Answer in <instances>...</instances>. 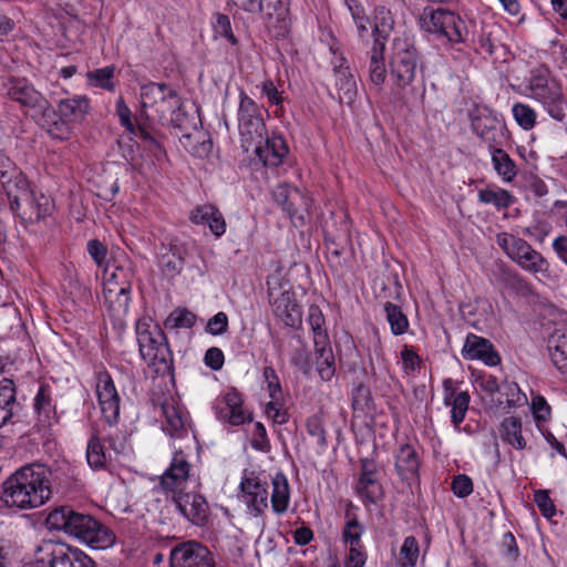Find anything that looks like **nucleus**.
Listing matches in <instances>:
<instances>
[{
    "instance_id": "1",
    "label": "nucleus",
    "mask_w": 567,
    "mask_h": 567,
    "mask_svg": "<svg viewBox=\"0 0 567 567\" xmlns=\"http://www.w3.org/2000/svg\"><path fill=\"white\" fill-rule=\"evenodd\" d=\"M390 81L393 100L405 106H416L424 97V83L417 81L421 56L414 41L396 37L390 55Z\"/></svg>"
},
{
    "instance_id": "2",
    "label": "nucleus",
    "mask_w": 567,
    "mask_h": 567,
    "mask_svg": "<svg viewBox=\"0 0 567 567\" xmlns=\"http://www.w3.org/2000/svg\"><path fill=\"white\" fill-rule=\"evenodd\" d=\"M52 480L50 466L39 462L25 464L3 482L1 499L8 507L38 508L50 499Z\"/></svg>"
},
{
    "instance_id": "3",
    "label": "nucleus",
    "mask_w": 567,
    "mask_h": 567,
    "mask_svg": "<svg viewBox=\"0 0 567 567\" xmlns=\"http://www.w3.org/2000/svg\"><path fill=\"white\" fill-rule=\"evenodd\" d=\"M192 465L183 451L174 453L168 468L161 476V486L173 493V503L189 523L204 526L209 515L206 498L196 492H184L182 485L188 480Z\"/></svg>"
},
{
    "instance_id": "4",
    "label": "nucleus",
    "mask_w": 567,
    "mask_h": 567,
    "mask_svg": "<svg viewBox=\"0 0 567 567\" xmlns=\"http://www.w3.org/2000/svg\"><path fill=\"white\" fill-rule=\"evenodd\" d=\"M45 526L49 530L78 538L93 549L109 548L115 542V535L109 527L69 505L53 508L45 518Z\"/></svg>"
},
{
    "instance_id": "5",
    "label": "nucleus",
    "mask_w": 567,
    "mask_h": 567,
    "mask_svg": "<svg viewBox=\"0 0 567 567\" xmlns=\"http://www.w3.org/2000/svg\"><path fill=\"white\" fill-rule=\"evenodd\" d=\"M136 340L141 358L161 375L173 371V353L167 338L161 327L152 318H140L135 323Z\"/></svg>"
},
{
    "instance_id": "6",
    "label": "nucleus",
    "mask_w": 567,
    "mask_h": 567,
    "mask_svg": "<svg viewBox=\"0 0 567 567\" xmlns=\"http://www.w3.org/2000/svg\"><path fill=\"white\" fill-rule=\"evenodd\" d=\"M183 105L175 89L166 83L148 82L141 86V116L159 124L173 123L169 118Z\"/></svg>"
},
{
    "instance_id": "7",
    "label": "nucleus",
    "mask_w": 567,
    "mask_h": 567,
    "mask_svg": "<svg viewBox=\"0 0 567 567\" xmlns=\"http://www.w3.org/2000/svg\"><path fill=\"white\" fill-rule=\"evenodd\" d=\"M527 89L529 96L540 103L553 120L565 121L567 114L564 91L547 68L540 66L532 71Z\"/></svg>"
},
{
    "instance_id": "8",
    "label": "nucleus",
    "mask_w": 567,
    "mask_h": 567,
    "mask_svg": "<svg viewBox=\"0 0 567 567\" xmlns=\"http://www.w3.org/2000/svg\"><path fill=\"white\" fill-rule=\"evenodd\" d=\"M24 567H97L83 550L63 543L44 540L37 546L33 558Z\"/></svg>"
},
{
    "instance_id": "9",
    "label": "nucleus",
    "mask_w": 567,
    "mask_h": 567,
    "mask_svg": "<svg viewBox=\"0 0 567 567\" xmlns=\"http://www.w3.org/2000/svg\"><path fill=\"white\" fill-rule=\"evenodd\" d=\"M419 21L422 30L443 37L451 44L466 43L468 40V31L464 20L449 9L426 7L423 9Z\"/></svg>"
},
{
    "instance_id": "10",
    "label": "nucleus",
    "mask_w": 567,
    "mask_h": 567,
    "mask_svg": "<svg viewBox=\"0 0 567 567\" xmlns=\"http://www.w3.org/2000/svg\"><path fill=\"white\" fill-rule=\"evenodd\" d=\"M496 243L507 257L524 271L533 275L549 272L548 260L525 239L508 233H499L496 236Z\"/></svg>"
},
{
    "instance_id": "11",
    "label": "nucleus",
    "mask_w": 567,
    "mask_h": 567,
    "mask_svg": "<svg viewBox=\"0 0 567 567\" xmlns=\"http://www.w3.org/2000/svg\"><path fill=\"white\" fill-rule=\"evenodd\" d=\"M237 120L241 148L249 153L264 142L267 130L259 105L245 91L239 93Z\"/></svg>"
},
{
    "instance_id": "12",
    "label": "nucleus",
    "mask_w": 567,
    "mask_h": 567,
    "mask_svg": "<svg viewBox=\"0 0 567 567\" xmlns=\"http://www.w3.org/2000/svg\"><path fill=\"white\" fill-rule=\"evenodd\" d=\"M8 199L10 209L22 220L29 223L39 221L50 215L54 208L51 197L30 189L28 182L24 187H18Z\"/></svg>"
},
{
    "instance_id": "13",
    "label": "nucleus",
    "mask_w": 567,
    "mask_h": 567,
    "mask_svg": "<svg viewBox=\"0 0 567 567\" xmlns=\"http://www.w3.org/2000/svg\"><path fill=\"white\" fill-rule=\"evenodd\" d=\"M471 127L488 147L502 146L507 140V130L501 114L487 106L475 105L470 110Z\"/></svg>"
},
{
    "instance_id": "14",
    "label": "nucleus",
    "mask_w": 567,
    "mask_h": 567,
    "mask_svg": "<svg viewBox=\"0 0 567 567\" xmlns=\"http://www.w3.org/2000/svg\"><path fill=\"white\" fill-rule=\"evenodd\" d=\"M268 480L262 473L244 471L239 489L241 501L251 516L259 517L268 509Z\"/></svg>"
},
{
    "instance_id": "15",
    "label": "nucleus",
    "mask_w": 567,
    "mask_h": 567,
    "mask_svg": "<svg viewBox=\"0 0 567 567\" xmlns=\"http://www.w3.org/2000/svg\"><path fill=\"white\" fill-rule=\"evenodd\" d=\"M3 90L9 100L30 112L32 117L43 107H48L49 100L27 78H8L3 83Z\"/></svg>"
},
{
    "instance_id": "16",
    "label": "nucleus",
    "mask_w": 567,
    "mask_h": 567,
    "mask_svg": "<svg viewBox=\"0 0 567 567\" xmlns=\"http://www.w3.org/2000/svg\"><path fill=\"white\" fill-rule=\"evenodd\" d=\"M169 567H217L214 553L203 543L184 540L171 548Z\"/></svg>"
},
{
    "instance_id": "17",
    "label": "nucleus",
    "mask_w": 567,
    "mask_h": 567,
    "mask_svg": "<svg viewBox=\"0 0 567 567\" xmlns=\"http://www.w3.org/2000/svg\"><path fill=\"white\" fill-rule=\"evenodd\" d=\"M95 393L104 421L114 426L118 423L121 412V398L111 374L99 371L95 374Z\"/></svg>"
},
{
    "instance_id": "18",
    "label": "nucleus",
    "mask_w": 567,
    "mask_h": 567,
    "mask_svg": "<svg viewBox=\"0 0 567 567\" xmlns=\"http://www.w3.org/2000/svg\"><path fill=\"white\" fill-rule=\"evenodd\" d=\"M272 196L275 202L288 214L291 223L296 227L306 225V216L311 206V199L301 193L298 188L286 184L278 185Z\"/></svg>"
},
{
    "instance_id": "19",
    "label": "nucleus",
    "mask_w": 567,
    "mask_h": 567,
    "mask_svg": "<svg viewBox=\"0 0 567 567\" xmlns=\"http://www.w3.org/2000/svg\"><path fill=\"white\" fill-rule=\"evenodd\" d=\"M268 297L271 311L279 321L289 328H299L301 326L302 311L295 292L269 289Z\"/></svg>"
},
{
    "instance_id": "20",
    "label": "nucleus",
    "mask_w": 567,
    "mask_h": 567,
    "mask_svg": "<svg viewBox=\"0 0 567 567\" xmlns=\"http://www.w3.org/2000/svg\"><path fill=\"white\" fill-rule=\"evenodd\" d=\"M33 413L35 426L39 431H47L58 422L56 403L53 389L48 383H42L33 398Z\"/></svg>"
},
{
    "instance_id": "21",
    "label": "nucleus",
    "mask_w": 567,
    "mask_h": 567,
    "mask_svg": "<svg viewBox=\"0 0 567 567\" xmlns=\"http://www.w3.org/2000/svg\"><path fill=\"white\" fill-rule=\"evenodd\" d=\"M261 17L271 37L282 39L290 32L289 0H266V11Z\"/></svg>"
},
{
    "instance_id": "22",
    "label": "nucleus",
    "mask_w": 567,
    "mask_h": 567,
    "mask_svg": "<svg viewBox=\"0 0 567 567\" xmlns=\"http://www.w3.org/2000/svg\"><path fill=\"white\" fill-rule=\"evenodd\" d=\"M165 417L164 430L173 437H183L192 427L188 412L174 398H167L161 403Z\"/></svg>"
},
{
    "instance_id": "23",
    "label": "nucleus",
    "mask_w": 567,
    "mask_h": 567,
    "mask_svg": "<svg viewBox=\"0 0 567 567\" xmlns=\"http://www.w3.org/2000/svg\"><path fill=\"white\" fill-rule=\"evenodd\" d=\"M243 404L241 394L235 389L229 390L216 405L217 417L234 426L251 422L252 415Z\"/></svg>"
},
{
    "instance_id": "24",
    "label": "nucleus",
    "mask_w": 567,
    "mask_h": 567,
    "mask_svg": "<svg viewBox=\"0 0 567 567\" xmlns=\"http://www.w3.org/2000/svg\"><path fill=\"white\" fill-rule=\"evenodd\" d=\"M37 123L53 138L61 142L69 141L73 135V126L68 120L48 102L37 115H33Z\"/></svg>"
},
{
    "instance_id": "25",
    "label": "nucleus",
    "mask_w": 567,
    "mask_h": 567,
    "mask_svg": "<svg viewBox=\"0 0 567 567\" xmlns=\"http://www.w3.org/2000/svg\"><path fill=\"white\" fill-rule=\"evenodd\" d=\"M355 492L365 504H375L383 497V488L378 478L377 466L372 461L362 460Z\"/></svg>"
},
{
    "instance_id": "26",
    "label": "nucleus",
    "mask_w": 567,
    "mask_h": 567,
    "mask_svg": "<svg viewBox=\"0 0 567 567\" xmlns=\"http://www.w3.org/2000/svg\"><path fill=\"white\" fill-rule=\"evenodd\" d=\"M462 355L466 360H481L489 367H496L501 362V357L493 343L488 339L474 333L467 334Z\"/></svg>"
},
{
    "instance_id": "27",
    "label": "nucleus",
    "mask_w": 567,
    "mask_h": 567,
    "mask_svg": "<svg viewBox=\"0 0 567 567\" xmlns=\"http://www.w3.org/2000/svg\"><path fill=\"white\" fill-rule=\"evenodd\" d=\"M258 159L267 167H278L282 164L284 158L288 154V146L284 137L272 134L265 136L262 143H258L251 150Z\"/></svg>"
},
{
    "instance_id": "28",
    "label": "nucleus",
    "mask_w": 567,
    "mask_h": 567,
    "mask_svg": "<svg viewBox=\"0 0 567 567\" xmlns=\"http://www.w3.org/2000/svg\"><path fill=\"white\" fill-rule=\"evenodd\" d=\"M471 396L467 391H456L452 379L443 381V403L451 408V421L458 429L468 411Z\"/></svg>"
},
{
    "instance_id": "29",
    "label": "nucleus",
    "mask_w": 567,
    "mask_h": 567,
    "mask_svg": "<svg viewBox=\"0 0 567 567\" xmlns=\"http://www.w3.org/2000/svg\"><path fill=\"white\" fill-rule=\"evenodd\" d=\"M421 460L416 449L404 443L394 453V467L403 482H410L419 477Z\"/></svg>"
},
{
    "instance_id": "30",
    "label": "nucleus",
    "mask_w": 567,
    "mask_h": 567,
    "mask_svg": "<svg viewBox=\"0 0 567 567\" xmlns=\"http://www.w3.org/2000/svg\"><path fill=\"white\" fill-rule=\"evenodd\" d=\"M189 220L195 225L207 226L216 238L226 233V220L215 205L204 204L194 207L189 213Z\"/></svg>"
},
{
    "instance_id": "31",
    "label": "nucleus",
    "mask_w": 567,
    "mask_h": 567,
    "mask_svg": "<svg viewBox=\"0 0 567 567\" xmlns=\"http://www.w3.org/2000/svg\"><path fill=\"white\" fill-rule=\"evenodd\" d=\"M20 404L17 401L16 386L12 380L0 381V429L13 424L19 416Z\"/></svg>"
},
{
    "instance_id": "32",
    "label": "nucleus",
    "mask_w": 567,
    "mask_h": 567,
    "mask_svg": "<svg viewBox=\"0 0 567 567\" xmlns=\"http://www.w3.org/2000/svg\"><path fill=\"white\" fill-rule=\"evenodd\" d=\"M91 109L90 100L85 95H73L61 99L56 103V111L72 124L82 123Z\"/></svg>"
},
{
    "instance_id": "33",
    "label": "nucleus",
    "mask_w": 567,
    "mask_h": 567,
    "mask_svg": "<svg viewBox=\"0 0 567 567\" xmlns=\"http://www.w3.org/2000/svg\"><path fill=\"white\" fill-rule=\"evenodd\" d=\"M385 44L382 39L373 40L368 52V73L370 82L381 89L386 79V66L384 59Z\"/></svg>"
},
{
    "instance_id": "34",
    "label": "nucleus",
    "mask_w": 567,
    "mask_h": 567,
    "mask_svg": "<svg viewBox=\"0 0 567 567\" xmlns=\"http://www.w3.org/2000/svg\"><path fill=\"white\" fill-rule=\"evenodd\" d=\"M27 178L14 163L0 152V185L7 196H11L18 187L27 185Z\"/></svg>"
},
{
    "instance_id": "35",
    "label": "nucleus",
    "mask_w": 567,
    "mask_h": 567,
    "mask_svg": "<svg viewBox=\"0 0 567 567\" xmlns=\"http://www.w3.org/2000/svg\"><path fill=\"white\" fill-rule=\"evenodd\" d=\"M271 509L276 515H284L290 505V485L286 474L277 472L271 477Z\"/></svg>"
},
{
    "instance_id": "36",
    "label": "nucleus",
    "mask_w": 567,
    "mask_h": 567,
    "mask_svg": "<svg viewBox=\"0 0 567 567\" xmlns=\"http://www.w3.org/2000/svg\"><path fill=\"white\" fill-rule=\"evenodd\" d=\"M499 435L503 442L513 449L522 451L527 447V441L523 436V423L519 416H506L499 425Z\"/></svg>"
},
{
    "instance_id": "37",
    "label": "nucleus",
    "mask_w": 567,
    "mask_h": 567,
    "mask_svg": "<svg viewBox=\"0 0 567 567\" xmlns=\"http://www.w3.org/2000/svg\"><path fill=\"white\" fill-rule=\"evenodd\" d=\"M130 291L131 284L126 280L122 281L120 287H112V282L104 284L103 295L110 305V310L116 315L126 313L131 300Z\"/></svg>"
},
{
    "instance_id": "38",
    "label": "nucleus",
    "mask_w": 567,
    "mask_h": 567,
    "mask_svg": "<svg viewBox=\"0 0 567 567\" xmlns=\"http://www.w3.org/2000/svg\"><path fill=\"white\" fill-rule=\"evenodd\" d=\"M488 150L496 174L505 183L513 182L518 173L514 159L501 146L488 147Z\"/></svg>"
},
{
    "instance_id": "39",
    "label": "nucleus",
    "mask_w": 567,
    "mask_h": 567,
    "mask_svg": "<svg viewBox=\"0 0 567 567\" xmlns=\"http://www.w3.org/2000/svg\"><path fill=\"white\" fill-rule=\"evenodd\" d=\"M548 350L553 364L567 374V331L555 332L549 338Z\"/></svg>"
},
{
    "instance_id": "40",
    "label": "nucleus",
    "mask_w": 567,
    "mask_h": 567,
    "mask_svg": "<svg viewBox=\"0 0 567 567\" xmlns=\"http://www.w3.org/2000/svg\"><path fill=\"white\" fill-rule=\"evenodd\" d=\"M315 347L316 368L323 381H330L336 373L334 355L331 343L318 344Z\"/></svg>"
},
{
    "instance_id": "41",
    "label": "nucleus",
    "mask_w": 567,
    "mask_h": 567,
    "mask_svg": "<svg viewBox=\"0 0 567 567\" xmlns=\"http://www.w3.org/2000/svg\"><path fill=\"white\" fill-rule=\"evenodd\" d=\"M307 322L312 331L313 346L327 344V342H330L326 328V319L318 305L309 306Z\"/></svg>"
},
{
    "instance_id": "42",
    "label": "nucleus",
    "mask_w": 567,
    "mask_h": 567,
    "mask_svg": "<svg viewBox=\"0 0 567 567\" xmlns=\"http://www.w3.org/2000/svg\"><path fill=\"white\" fill-rule=\"evenodd\" d=\"M111 453H106L100 437L93 433L86 446V461L91 468L99 471L106 467Z\"/></svg>"
},
{
    "instance_id": "43",
    "label": "nucleus",
    "mask_w": 567,
    "mask_h": 567,
    "mask_svg": "<svg viewBox=\"0 0 567 567\" xmlns=\"http://www.w3.org/2000/svg\"><path fill=\"white\" fill-rule=\"evenodd\" d=\"M383 311L392 334L402 336L408 332L410 327L409 319L400 306L386 301L383 305Z\"/></svg>"
},
{
    "instance_id": "44",
    "label": "nucleus",
    "mask_w": 567,
    "mask_h": 567,
    "mask_svg": "<svg viewBox=\"0 0 567 567\" xmlns=\"http://www.w3.org/2000/svg\"><path fill=\"white\" fill-rule=\"evenodd\" d=\"M334 75L339 101L348 104L352 103L357 96L358 87L351 70L342 69L341 72L334 73Z\"/></svg>"
},
{
    "instance_id": "45",
    "label": "nucleus",
    "mask_w": 567,
    "mask_h": 567,
    "mask_svg": "<svg viewBox=\"0 0 567 567\" xmlns=\"http://www.w3.org/2000/svg\"><path fill=\"white\" fill-rule=\"evenodd\" d=\"M501 281L506 289L518 296L527 297L533 293L532 284L515 270L503 268Z\"/></svg>"
},
{
    "instance_id": "46",
    "label": "nucleus",
    "mask_w": 567,
    "mask_h": 567,
    "mask_svg": "<svg viewBox=\"0 0 567 567\" xmlns=\"http://www.w3.org/2000/svg\"><path fill=\"white\" fill-rule=\"evenodd\" d=\"M477 197L480 203L492 204L497 209H507L515 202V197L508 190L498 187L480 189Z\"/></svg>"
},
{
    "instance_id": "47",
    "label": "nucleus",
    "mask_w": 567,
    "mask_h": 567,
    "mask_svg": "<svg viewBox=\"0 0 567 567\" xmlns=\"http://www.w3.org/2000/svg\"><path fill=\"white\" fill-rule=\"evenodd\" d=\"M196 319V315L187 308H176L165 319L164 327L169 330L190 329L195 326Z\"/></svg>"
},
{
    "instance_id": "48",
    "label": "nucleus",
    "mask_w": 567,
    "mask_h": 567,
    "mask_svg": "<svg viewBox=\"0 0 567 567\" xmlns=\"http://www.w3.org/2000/svg\"><path fill=\"white\" fill-rule=\"evenodd\" d=\"M394 24L390 10L385 7H379L375 9V24L372 31L373 40L382 39L383 43L386 44L388 37Z\"/></svg>"
},
{
    "instance_id": "49",
    "label": "nucleus",
    "mask_w": 567,
    "mask_h": 567,
    "mask_svg": "<svg viewBox=\"0 0 567 567\" xmlns=\"http://www.w3.org/2000/svg\"><path fill=\"white\" fill-rule=\"evenodd\" d=\"M114 72H115V66L107 65V66L87 72L86 78H87L90 85L112 92L115 90V84L113 82Z\"/></svg>"
},
{
    "instance_id": "50",
    "label": "nucleus",
    "mask_w": 567,
    "mask_h": 567,
    "mask_svg": "<svg viewBox=\"0 0 567 567\" xmlns=\"http://www.w3.org/2000/svg\"><path fill=\"white\" fill-rule=\"evenodd\" d=\"M307 433L317 440V444L321 449H326L328 445L327 430L323 421V412L319 410L315 414L310 415L306 421Z\"/></svg>"
},
{
    "instance_id": "51",
    "label": "nucleus",
    "mask_w": 567,
    "mask_h": 567,
    "mask_svg": "<svg viewBox=\"0 0 567 567\" xmlns=\"http://www.w3.org/2000/svg\"><path fill=\"white\" fill-rule=\"evenodd\" d=\"M501 395L504 396L508 409H516L527 403L526 394L516 382H505L502 385Z\"/></svg>"
},
{
    "instance_id": "52",
    "label": "nucleus",
    "mask_w": 567,
    "mask_h": 567,
    "mask_svg": "<svg viewBox=\"0 0 567 567\" xmlns=\"http://www.w3.org/2000/svg\"><path fill=\"white\" fill-rule=\"evenodd\" d=\"M420 555L419 543L414 536L404 538L400 549V567H415Z\"/></svg>"
},
{
    "instance_id": "53",
    "label": "nucleus",
    "mask_w": 567,
    "mask_h": 567,
    "mask_svg": "<svg viewBox=\"0 0 567 567\" xmlns=\"http://www.w3.org/2000/svg\"><path fill=\"white\" fill-rule=\"evenodd\" d=\"M512 113L517 124L523 130H532L536 124V112L527 104L515 103L512 107Z\"/></svg>"
},
{
    "instance_id": "54",
    "label": "nucleus",
    "mask_w": 567,
    "mask_h": 567,
    "mask_svg": "<svg viewBox=\"0 0 567 567\" xmlns=\"http://www.w3.org/2000/svg\"><path fill=\"white\" fill-rule=\"evenodd\" d=\"M213 31L215 38H225L233 45H236L238 43V40L235 37L231 29L230 19L227 14L216 13L214 16Z\"/></svg>"
},
{
    "instance_id": "55",
    "label": "nucleus",
    "mask_w": 567,
    "mask_h": 567,
    "mask_svg": "<svg viewBox=\"0 0 567 567\" xmlns=\"http://www.w3.org/2000/svg\"><path fill=\"white\" fill-rule=\"evenodd\" d=\"M530 412L537 423H545L551 419V408L540 394H533Z\"/></svg>"
},
{
    "instance_id": "56",
    "label": "nucleus",
    "mask_w": 567,
    "mask_h": 567,
    "mask_svg": "<svg viewBox=\"0 0 567 567\" xmlns=\"http://www.w3.org/2000/svg\"><path fill=\"white\" fill-rule=\"evenodd\" d=\"M364 532V527L359 523L357 517L350 518L342 530V540L349 546L361 545V536Z\"/></svg>"
},
{
    "instance_id": "57",
    "label": "nucleus",
    "mask_w": 567,
    "mask_h": 567,
    "mask_svg": "<svg viewBox=\"0 0 567 567\" xmlns=\"http://www.w3.org/2000/svg\"><path fill=\"white\" fill-rule=\"evenodd\" d=\"M184 260L175 252L162 254L158 265L162 271L169 277H175L183 269Z\"/></svg>"
},
{
    "instance_id": "58",
    "label": "nucleus",
    "mask_w": 567,
    "mask_h": 567,
    "mask_svg": "<svg viewBox=\"0 0 567 567\" xmlns=\"http://www.w3.org/2000/svg\"><path fill=\"white\" fill-rule=\"evenodd\" d=\"M346 4L352 16L355 23L359 35L368 32L369 19L365 16L364 9L355 0H346Z\"/></svg>"
},
{
    "instance_id": "59",
    "label": "nucleus",
    "mask_w": 567,
    "mask_h": 567,
    "mask_svg": "<svg viewBox=\"0 0 567 567\" xmlns=\"http://www.w3.org/2000/svg\"><path fill=\"white\" fill-rule=\"evenodd\" d=\"M501 550L509 566H513L518 558L519 550L514 535L507 532L503 535Z\"/></svg>"
},
{
    "instance_id": "60",
    "label": "nucleus",
    "mask_w": 567,
    "mask_h": 567,
    "mask_svg": "<svg viewBox=\"0 0 567 567\" xmlns=\"http://www.w3.org/2000/svg\"><path fill=\"white\" fill-rule=\"evenodd\" d=\"M116 115L121 125L132 135H136V127L132 121V112L124 99L120 96L115 102Z\"/></svg>"
},
{
    "instance_id": "61",
    "label": "nucleus",
    "mask_w": 567,
    "mask_h": 567,
    "mask_svg": "<svg viewBox=\"0 0 567 567\" xmlns=\"http://www.w3.org/2000/svg\"><path fill=\"white\" fill-rule=\"evenodd\" d=\"M252 439H251V447L261 451V452H268L270 449L269 440L267 436L266 427L261 422H256L252 427L251 432Z\"/></svg>"
},
{
    "instance_id": "62",
    "label": "nucleus",
    "mask_w": 567,
    "mask_h": 567,
    "mask_svg": "<svg viewBox=\"0 0 567 567\" xmlns=\"http://www.w3.org/2000/svg\"><path fill=\"white\" fill-rule=\"evenodd\" d=\"M264 378L271 400H281L282 390L275 369L272 367H265Z\"/></svg>"
},
{
    "instance_id": "63",
    "label": "nucleus",
    "mask_w": 567,
    "mask_h": 567,
    "mask_svg": "<svg viewBox=\"0 0 567 567\" xmlns=\"http://www.w3.org/2000/svg\"><path fill=\"white\" fill-rule=\"evenodd\" d=\"M534 502L536 503L540 513L545 517L550 518L556 514V506L554 505V502L549 497L547 491H545V489L536 491L534 494Z\"/></svg>"
},
{
    "instance_id": "64",
    "label": "nucleus",
    "mask_w": 567,
    "mask_h": 567,
    "mask_svg": "<svg viewBox=\"0 0 567 567\" xmlns=\"http://www.w3.org/2000/svg\"><path fill=\"white\" fill-rule=\"evenodd\" d=\"M451 488L455 496L464 498L473 493V482L470 476L460 474L453 478Z\"/></svg>"
}]
</instances>
